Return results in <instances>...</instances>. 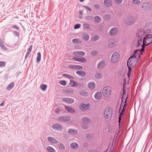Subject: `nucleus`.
Listing matches in <instances>:
<instances>
[{"instance_id":"1","label":"nucleus","mask_w":152,"mask_h":152,"mask_svg":"<svg viewBox=\"0 0 152 152\" xmlns=\"http://www.w3.org/2000/svg\"><path fill=\"white\" fill-rule=\"evenodd\" d=\"M152 43V34L147 35L144 37L143 40V45H142V48L141 51L144 52L145 46H147Z\"/></svg>"},{"instance_id":"2","label":"nucleus","mask_w":152,"mask_h":152,"mask_svg":"<svg viewBox=\"0 0 152 152\" xmlns=\"http://www.w3.org/2000/svg\"><path fill=\"white\" fill-rule=\"evenodd\" d=\"M126 79H125L124 80L123 93L122 96V102L120 105V107L119 109V112H120L121 109V107L122 105V103H123V102L124 101L125 103H126L127 99L128 98V93L124 89L125 85H126Z\"/></svg>"},{"instance_id":"3","label":"nucleus","mask_w":152,"mask_h":152,"mask_svg":"<svg viewBox=\"0 0 152 152\" xmlns=\"http://www.w3.org/2000/svg\"><path fill=\"white\" fill-rule=\"evenodd\" d=\"M138 60L134 59L132 57H130L128 59L127 64L128 67H134L136 65Z\"/></svg>"},{"instance_id":"4","label":"nucleus","mask_w":152,"mask_h":152,"mask_svg":"<svg viewBox=\"0 0 152 152\" xmlns=\"http://www.w3.org/2000/svg\"><path fill=\"white\" fill-rule=\"evenodd\" d=\"M103 95L106 97L109 96L111 93V88L110 87L107 86L104 87L102 91Z\"/></svg>"},{"instance_id":"5","label":"nucleus","mask_w":152,"mask_h":152,"mask_svg":"<svg viewBox=\"0 0 152 152\" xmlns=\"http://www.w3.org/2000/svg\"><path fill=\"white\" fill-rule=\"evenodd\" d=\"M112 114V110L110 108H107L104 111V117L106 119H108L111 117Z\"/></svg>"},{"instance_id":"6","label":"nucleus","mask_w":152,"mask_h":152,"mask_svg":"<svg viewBox=\"0 0 152 152\" xmlns=\"http://www.w3.org/2000/svg\"><path fill=\"white\" fill-rule=\"evenodd\" d=\"M141 51H141V49L135 50L132 56L131 57H132L134 59L138 60L140 58V53L142 54Z\"/></svg>"},{"instance_id":"7","label":"nucleus","mask_w":152,"mask_h":152,"mask_svg":"<svg viewBox=\"0 0 152 152\" xmlns=\"http://www.w3.org/2000/svg\"><path fill=\"white\" fill-rule=\"evenodd\" d=\"M119 55L117 53H114L111 56V61L114 63L116 62L119 59Z\"/></svg>"},{"instance_id":"8","label":"nucleus","mask_w":152,"mask_h":152,"mask_svg":"<svg viewBox=\"0 0 152 152\" xmlns=\"http://www.w3.org/2000/svg\"><path fill=\"white\" fill-rule=\"evenodd\" d=\"M90 106L89 104H85L83 103H81L79 105V108L81 110L86 111L89 109Z\"/></svg>"},{"instance_id":"9","label":"nucleus","mask_w":152,"mask_h":152,"mask_svg":"<svg viewBox=\"0 0 152 152\" xmlns=\"http://www.w3.org/2000/svg\"><path fill=\"white\" fill-rule=\"evenodd\" d=\"M70 119V117L69 116H61L58 117V120L61 122H66L69 121Z\"/></svg>"},{"instance_id":"10","label":"nucleus","mask_w":152,"mask_h":152,"mask_svg":"<svg viewBox=\"0 0 152 152\" xmlns=\"http://www.w3.org/2000/svg\"><path fill=\"white\" fill-rule=\"evenodd\" d=\"M144 32L142 31H139L137 34V40H142V38L143 37Z\"/></svg>"},{"instance_id":"11","label":"nucleus","mask_w":152,"mask_h":152,"mask_svg":"<svg viewBox=\"0 0 152 152\" xmlns=\"http://www.w3.org/2000/svg\"><path fill=\"white\" fill-rule=\"evenodd\" d=\"M73 58L76 61L82 63L85 62L87 61L86 59L84 57H81L79 58L77 57H73Z\"/></svg>"},{"instance_id":"12","label":"nucleus","mask_w":152,"mask_h":152,"mask_svg":"<svg viewBox=\"0 0 152 152\" xmlns=\"http://www.w3.org/2000/svg\"><path fill=\"white\" fill-rule=\"evenodd\" d=\"M62 100L63 102H65L67 103L71 104L74 102V100L72 99L69 98H64Z\"/></svg>"},{"instance_id":"13","label":"nucleus","mask_w":152,"mask_h":152,"mask_svg":"<svg viewBox=\"0 0 152 152\" xmlns=\"http://www.w3.org/2000/svg\"><path fill=\"white\" fill-rule=\"evenodd\" d=\"M73 54L76 56H83L85 55V53L82 51H77L74 52Z\"/></svg>"},{"instance_id":"14","label":"nucleus","mask_w":152,"mask_h":152,"mask_svg":"<svg viewBox=\"0 0 152 152\" xmlns=\"http://www.w3.org/2000/svg\"><path fill=\"white\" fill-rule=\"evenodd\" d=\"M127 104V103H125V104L124 105V107H123V109L122 110L121 113H120L119 117V120H118V122H119V126H120V121L121 120V117L122 116V115H123V114L124 113V111L125 110L126 108L125 107V106H126V105Z\"/></svg>"},{"instance_id":"15","label":"nucleus","mask_w":152,"mask_h":152,"mask_svg":"<svg viewBox=\"0 0 152 152\" xmlns=\"http://www.w3.org/2000/svg\"><path fill=\"white\" fill-rule=\"evenodd\" d=\"M117 29L116 28H113L110 31L109 34L111 35H114L117 33Z\"/></svg>"},{"instance_id":"16","label":"nucleus","mask_w":152,"mask_h":152,"mask_svg":"<svg viewBox=\"0 0 152 152\" xmlns=\"http://www.w3.org/2000/svg\"><path fill=\"white\" fill-rule=\"evenodd\" d=\"M95 98L97 100L100 99L102 97V94L101 92H97L94 95Z\"/></svg>"},{"instance_id":"17","label":"nucleus","mask_w":152,"mask_h":152,"mask_svg":"<svg viewBox=\"0 0 152 152\" xmlns=\"http://www.w3.org/2000/svg\"><path fill=\"white\" fill-rule=\"evenodd\" d=\"M142 7L143 8L144 10H148L151 8V5L149 3H144L142 4Z\"/></svg>"},{"instance_id":"18","label":"nucleus","mask_w":152,"mask_h":152,"mask_svg":"<svg viewBox=\"0 0 152 152\" xmlns=\"http://www.w3.org/2000/svg\"><path fill=\"white\" fill-rule=\"evenodd\" d=\"M69 67L70 68L75 69H81L83 68L82 66L77 65H70Z\"/></svg>"},{"instance_id":"19","label":"nucleus","mask_w":152,"mask_h":152,"mask_svg":"<svg viewBox=\"0 0 152 152\" xmlns=\"http://www.w3.org/2000/svg\"><path fill=\"white\" fill-rule=\"evenodd\" d=\"M82 121L83 123L87 124L90 123L91 122V119L86 117L83 118L82 119Z\"/></svg>"},{"instance_id":"20","label":"nucleus","mask_w":152,"mask_h":152,"mask_svg":"<svg viewBox=\"0 0 152 152\" xmlns=\"http://www.w3.org/2000/svg\"><path fill=\"white\" fill-rule=\"evenodd\" d=\"M104 4L105 6L110 7L111 6L112 2L110 0H104Z\"/></svg>"},{"instance_id":"21","label":"nucleus","mask_w":152,"mask_h":152,"mask_svg":"<svg viewBox=\"0 0 152 152\" xmlns=\"http://www.w3.org/2000/svg\"><path fill=\"white\" fill-rule=\"evenodd\" d=\"M52 128L56 130H61L62 129V126L59 125L54 124L52 126Z\"/></svg>"},{"instance_id":"22","label":"nucleus","mask_w":152,"mask_h":152,"mask_svg":"<svg viewBox=\"0 0 152 152\" xmlns=\"http://www.w3.org/2000/svg\"><path fill=\"white\" fill-rule=\"evenodd\" d=\"M64 106L66 109L67 110L68 112L71 113H73L75 112V110L72 107L66 106Z\"/></svg>"},{"instance_id":"23","label":"nucleus","mask_w":152,"mask_h":152,"mask_svg":"<svg viewBox=\"0 0 152 152\" xmlns=\"http://www.w3.org/2000/svg\"><path fill=\"white\" fill-rule=\"evenodd\" d=\"M115 41L114 39H111L109 41L108 46L110 47H112L115 45Z\"/></svg>"},{"instance_id":"24","label":"nucleus","mask_w":152,"mask_h":152,"mask_svg":"<svg viewBox=\"0 0 152 152\" xmlns=\"http://www.w3.org/2000/svg\"><path fill=\"white\" fill-rule=\"evenodd\" d=\"M89 38L88 34L87 33H84L82 36V39L85 41L88 40Z\"/></svg>"},{"instance_id":"25","label":"nucleus","mask_w":152,"mask_h":152,"mask_svg":"<svg viewBox=\"0 0 152 152\" xmlns=\"http://www.w3.org/2000/svg\"><path fill=\"white\" fill-rule=\"evenodd\" d=\"M105 64V61L104 60L102 61L98 64V68L99 69L102 68L104 66Z\"/></svg>"},{"instance_id":"26","label":"nucleus","mask_w":152,"mask_h":152,"mask_svg":"<svg viewBox=\"0 0 152 152\" xmlns=\"http://www.w3.org/2000/svg\"><path fill=\"white\" fill-rule=\"evenodd\" d=\"M48 141L51 143L55 144L57 142V141L53 137H48Z\"/></svg>"},{"instance_id":"27","label":"nucleus","mask_w":152,"mask_h":152,"mask_svg":"<svg viewBox=\"0 0 152 152\" xmlns=\"http://www.w3.org/2000/svg\"><path fill=\"white\" fill-rule=\"evenodd\" d=\"M88 87L91 89H93L95 87V84L93 82L89 83L88 84Z\"/></svg>"},{"instance_id":"28","label":"nucleus","mask_w":152,"mask_h":152,"mask_svg":"<svg viewBox=\"0 0 152 152\" xmlns=\"http://www.w3.org/2000/svg\"><path fill=\"white\" fill-rule=\"evenodd\" d=\"M76 73L77 75L83 77L85 76L86 75V73L83 71H77Z\"/></svg>"},{"instance_id":"29","label":"nucleus","mask_w":152,"mask_h":152,"mask_svg":"<svg viewBox=\"0 0 152 152\" xmlns=\"http://www.w3.org/2000/svg\"><path fill=\"white\" fill-rule=\"evenodd\" d=\"M95 77L96 79H100L102 78V75L101 73L99 72H96V73Z\"/></svg>"},{"instance_id":"30","label":"nucleus","mask_w":152,"mask_h":152,"mask_svg":"<svg viewBox=\"0 0 152 152\" xmlns=\"http://www.w3.org/2000/svg\"><path fill=\"white\" fill-rule=\"evenodd\" d=\"M32 45H31L30 46H29V47H28V49L27 50V52L26 53V55L25 56V58H26L28 56L29 54L31 52V50L32 49Z\"/></svg>"},{"instance_id":"31","label":"nucleus","mask_w":152,"mask_h":152,"mask_svg":"<svg viewBox=\"0 0 152 152\" xmlns=\"http://www.w3.org/2000/svg\"><path fill=\"white\" fill-rule=\"evenodd\" d=\"M69 85L72 87L76 86H77V83L73 80H71L69 84Z\"/></svg>"},{"instance_id":"32","label":"nucleus","mask_w":152,"mask_h":152,"mask_svg":"<svg viewBox=\"0 0 152 152\" xmlns=\"http://www.w3.org/2000/svg\"><path fill=\"white\" fill-rule=\"evenodd\" d=\"M74 91V90L72 88H69L66 89V90H64V92L66 94H71L73 93Z\"/></svg>"},{"instance_id":"33","label":"nucleus","mask_w":152,"mask_h":152,"mask_svg":"<svg viewBox=\"0 0 152 152\" xmlns=\"http://www.w3.org/2000/svg\"><path fill=\"white\" fill-rule=\"evenodd\" d=\"M14 83L13 82L11 83L7 87V90H10L14 87Z\"/></svg>"},{"instance_id":"34","label":"nucleus","mask_w":152,"mask_h":152,"mask_svg":"<svg viewBox=\"0 0 152 152\" xmlns=\"http://www.w3.org/2000/svg\"><path fill=\"white\" fill-rule=\"evenodd\" d=\"M71 147L74 149L77 148L78 147V145L76 143H72L71 144Z\"/></svg>"},{"instance_id":"35","label":"nucleus","mask_w":152,"mask_h":152,"mask_svg":"<svg viewBox=\"0 0 152 152\" xmlns=\"http://www.w3.org/2000/svg\"><path fill=\"white\" fill-rule=\"evenodd\" d=\"M68 132L70 134H75L77 133V131L76 130L72 129H69Z\"/></svg>"},{"instance_id":"36","label":"nucleus","mask_w":152,"mask_h":152,"mask_svg":"<svg viewBox=\"0 0 152 152\" xmlns=\"http://www.w3.org/2000/svg\"><path fill=\"white\" fill-rule=\"evenodd\" d=\"M0 46L4 50H7V48L4 45L3 42L2 40H0Z\"/></svg>"},{"instance_id":"37","label":"nucleus","mask_w":152,"mask_h":152,"mask_svg":"<svg viewBox=\"0 0 152 152\" xmlns=\"http://www.w3.org/2000/svg\"><path fill=\"white\" fill-rule=\"evenodd\" d=\"M72 42L75 44L81 43V41L78 39H74L72 40Z\"/></svg>"},{"instance_id":"38","label":"nucleus","mask_w":152,"mask_h":152,"mask_svg":"<svg viewBox=\"0 0 152 152\" xmlns=\"http://www.w3.org/2000/svg\"><path fill=\"white\" fill-rule=\"evenodd\" d=\"M134 22V20L131 19H127L126 21V23L129 25H131Z\"/></svg>"},{"instance_id":"39","label":"nucleus","mask_w":152,"mask_h":152,"mask_svg":"<svg viewBox=\"0 0 152 152\" xmlns=\"http://www.w3.org/2000/svg\"><path fill=\"white\" fill-rule=\"evenodd\" d=\"M101 20V18L98 16H96L94 18V21L96 23L99 22Z\"/></svg>"},{"instance_id":"40","label":"nucleus","mask_w":152,"mask_h":152,"mask_svg":"<svg viewBox=\"0 0 152 152\" xmlns=\"http://www.w3.org/2000/svg\"><path fill=\"white\" fill-rule=\"evenodd\" d=\"M47 149L49 152H56L55 150L50 146L48 147Z\"/></svg>"},{"instance_id":"41","label":"nucleus","mask_w":152,"mask_h":152,"mask_svg":"<svg viewBox=\"0 0 152 152\" xmlns=\"http://www.w3.org/2000/svg\"><path fill=\"white\" fill-rule=\"evenodd\" d=\"M47 86L45 84H42L40 86L41 89L43 91L45 90L47 88Z\"/></svg>"},{"instance_id":"42","label":"nucleus","mask_w":152,"mask_h":152,"mask_svg":"<svg viewBox=\"0 0 152 152\" xmlns=\"http://www.w3.org/2000/svg\"><path fill=\"white\" fill-rule=\"evenodd\" d=\"M41 58V55L40 53H38L37 54V61L39 62L40 61Z\"/></svg>"},{"instance_id":"43","label":"nucleus","mask_w":152,"mask_h":152,"mask_svg":"<svg viewBox=\"0 0 152 152\" xmlns=\"http://www.w3.org/2000/svg\"><path fill=\"white\" fill-rule=\"evenodd\" d=\"M99 38V36L98 35H94L92 38V40L94 41H95L98 39Z\"/></svg>"},{"instance_id":"44","label":"nucleus","mask_w":152,"mask_h":152,"mask_svg":"<svg viewBox=\"0 0 152 152\" xmlns=\"http://www.w3.org/2000/svg\"><path fill=\"white\" fill-rule=\"evenodd\" d=\"M83 28L85 29H88L90 28L89 25L87 23H85L83 25Z\"/></svg>"},{"instance_id":"45","label":"nucleus","mask_w":152,"mask_h":152,"mask_svg":"<svg viewBox=\"0 0 152 152\" xmlns=\"http://www.w3.org/2000/svg\"><path fill=\"white\" fill-rule=\"evenodd\" d=\"M133 4H138L140 3V0H132Z\"/></svg>"},{"instance_id":"46","label":"nucleus","mask_w":152,"mask_h":152,"mask_svg":"<svg viewBox=\"0 0 152 152\" xmlns=\"http://www.w3.org/2000/svg\"><path fill=\"white\" fill-rule=\"evenodd\" d=\"M80 94L82 96H86L88 95V94L86 92L83 91L80 92Z\"/></svg>"},{"instance_id":"47","label":"nucleus","mask_w":152,"mask_h":152,"mask_svg":"<svg viewBox=\"0 0 152 152\" xmlns=\"http://www.w3.org/2000/svg\"><path fill=\"white\" fill-rule=\"evenodd\" d=\"M58 145L59 148L61 149H64L65 148L64 146L61 143H58Z\"/></svg>"},{"instance_id":"48","label":"nucleus","mask_w":152,"mask_h":152,"mask_svg":"<svg viewBox=\"0 0 152 152\" xmlns=\"http://www.w3.org/2000/svg\"><path fill=\"white\" fill-rule=\"evenodd\" d=\"M59 83L63 86H65L66 84V82L65 80H61L59 81Z\"/></svg>"},{"instance_id":"49","label":"nucleus","mask_w":152,"mask_h":152,"mask_svg":"<svg viewBox=\"0 0 152 152\" xmlns=\"http://www.w3.org/2000/svg\"><path fill=\"white\" fill-rule=\"evenodd\" d=\"M6 64L5 62L4 61H0V67L4 66Z\"/></svg>"},{"instance_id":"50","label":"nucleus","mask_w":152,"mask_h":152,"mask_svg":"<svg viewBox=\"0 0 152 152\" xmlns=\"http://www.w3.org/2000/svg\"><path fill=\"white\" fill-rule=\"evenodd\" d=\"M97 54V52L96 51H93L91 52V55L93 56H96Z\"/></svg>"},{"instance_id":"51","label":"nucleus","mask_w":152,"mask_h":152,"mask_svg":"<svg viewBox=\"0 0 152 152\" xmlns=\"http://www.w3.org/2000/svg\"><path fill=\"white\" fill-rule=\"evenodd\" d=\"M80 26V25L79 24H77L75 25L74 26V28L75 29L79 28Z\"/></svg>"},{"instance_id":"52","label":"nucleus","mask_w":152,"mask_h":152,"mask_svg":"<svg viewBox=\"0 0 152 152\" xmlns=\"http://www.w3.org/2000/svg\"><path fill=\"white\" fill-rule=\"evenodd\" d=\"M137 45H140L142 43V40H137Z\"/></svg>"},{"instance_id":"53","label":"nucleus","mask_w":152,"mask_h":152,"mask_svg":"<svg viewBox=\"0 0 152 152\" xmlns=\"http://www.w3.org/2000/svg\"><path fill=\"white\" fill-rule=\"evenodd\" d=\"M84 7L87 10L90 11H92L91 9L88 7L86 6H84Z\"/></svg>"},{"instance_id":"54","label":"nucleus","mask_w":152,"mask_h":152,"mask_svg":"<svg viewBox=\"0 0 152 152\" xmlns=\"http://www.w3.org/2000/svg\"><path fill=\"white\" fill-rule=\"evenodd\" d=\"M114 1L118 4H120L122 2V0H114Z\"/></svg>"},{"instance_id":"55","label":"nucleus","mask_w":152,"mask_h":152,"mask_svg":"<svg viewBox=\"0 0 152 152\" xmlns=\"http://www.w3.org/2000/svg\"><path fill=\"white\" fill-rule=\"evenodd\" d=\"M55 111L56 113L58 114L60 112V109L59 108H57L56 109Z\"/></svg>"},{"instance_id":"56","label":"nucleus","mask_w":152,"mask_h":152,"mask_svg":"<svg viewBox=\"0 0 152 152\" xmlns=\"http://www.w3.org/2000/svg\"><path fill=\"white\" fill-rule=\"evenodd\" d=\"M94 7L98 9L100 7L99 6L98 4H95L94 6Z\"/></svg>"},{"instance_id":"57","label":"nucleus","mask_w":152,"mask_h":152,"mask_svg":"<svg viewBox=\"0 0 152 152\" xmlns=\"http://www.w3.org/2000/svg\"><path fill=\"white\" fill-rule=\"evenodd\" d=\"M91 137V134H88L86 135V137L88 139H89Z\"/></svg>"},{"instance_id":"58","label":"nucleus","mask_w":152,"mask_h":152,"mask_svg":"<svg viewBox=\"0 0 152 152\" xmlns=\"http://www.w3.org/2000/svg\"><path fill=\"white\" fill-rule=\"evenodd\" d=\"M81 127L82 128H83V129H86L88 127V126H87V125H86V126H83V125H82L81 126Z\"/></svg>"},{"instance_id":"59","label":"nucleus","mask_w":152,"mask_h":152,"mask_svg":"<svg viewBox=\"0 0 152 152\" xmlns=\"http://www.w3.org/2000/svg\"><path fill=\"white\" fill-rule=\"evenodd\" d=\"M68 78H69V79H74V77H72V76H71L70 75H69L68 77Z\"/></svg>"},{"instance_id":"60","label":"nucleus","mask_w":152,"mask_h":152,"mask_svg":"<svg viewBox=\"0 0 152 152\" xmlns=\"http://www.w3.org/2000/svg\"><path fill=\"white\" fill-rule=\"evenodd\" d=\"M14 33L15 34L16 36H19V33L17 31H15L14 32Z\"/></svg>"},{"instance_id":"61","label":"nucleus","mask_w":152,"mask_h":152,"mask_svg":"<svg viewBox=\"0 0 152 152\" xmlns=\"http://www.w3.org/2000/svg\"><path fill=\"white\" fill-rule=\"evenodd\" d=\"M13 27L17 29H19V28L16 25H13Z\"/></svg>"},{"instance_id":"62","label":"nucleus","mask_w":152,"mask_h":152,"mask_svg":"<svg viewBox=\"0 0 152 152\" xmlns=\"http://www.w3.org/2000/svg\"><path fill=\"white\" fill-rule=\"evenodd\" d=\"M128 67L129 68V71L128 72L131 73L132 70H131V67Z\"/></svg>"},{"instance_id":"63","label":"nucleus","mask_w":152,"mask_h":152,"mask_svg":"<svg viewBox=\"0 0 152 152\" xmlns=\"http://www.w3.org/2000/svg\"><path fill=\"white\" fill-rule=\"evenodd\" d=\"M63 75L67 78H68L69 75L66 74H63Z\"/></svg>"},{"instance_id":"64","label":"nucleus","mask_w":152,"mask_h":152,"mask_svg":"<svg viewBox=\"0 0 152 152\" xmlns=\"http://www.w3.org/2000/svg\"><path fill=\"white\" fill-rule=\"evenodd\" d=\"M131 73H130L128 72V76L129 80L130 75H131Z\"/></svg>"}]
</instances>
